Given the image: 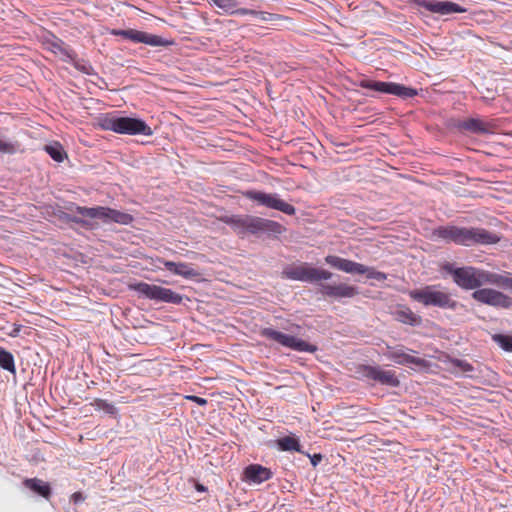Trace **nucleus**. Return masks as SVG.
I'll use <instances>...</instances> for the list:
<instances>
[{
  "mask_svg": "<svg viewBox=\"0 0 512 512\" xmlns=\"http://www.w3.org/2000/svg\"><path fill=\"white\" fill-rule=\"evenodd\" d=\"M44 151L56 162L61 163L67 158V153L59 142H53L44 146Z\"/></svg>",
  "mask_w": 512,
  "mask_h": 512,
  "instance_id": "obj_26",
  "label": "nucleus"
},
{
  "mask_svg": "<svg viewBox=\"0 0 512 512\" xmlns=\"http://www.w3.org/2000/svg\"><path fill=\"white\" fill-rule=\"evenodd\" d=\"M358 378L370 386L377 384L397 388L400 380L393 370H385L380 365L361 364L357 367Z\"/></svg>",
  "mask_w": 512,
  "mask_h": 512,
  "instance_id": "obj_7",
  "label": "nucleus"
},
{
  "mask_svg": "<svg viewBox=\"0 0 512 512\" xmlns=\"http://www.w3.org/2000/svg\"><path fill=\"white\" fill-rule=\"evenodd\" d=\"M24 486L34 492L35 494L48 499L51 494V486L48 482H45L38 478H27L24 480Z\"/></svg>",
  "mask_w": 512,
  "mask_h": 512,
  "instance_id": "obj_25",
  "label": "nucleus"
},
{
  "mask_svg": "<svg viewBox=\"0 0 512 512\" xmlns=\"http://www.w3.org/2000/svg\"><path fill=\"white\" fill-rule=\"evenodd\" d=\"M346 259L336 256V255H327L325 257V262L330 265L332 268L343 271L344 264Z\"/></svg>",
  "mask_w": 512,
  "mask_h": 512,
  "instance_id": "obj_36",
  "label": "nucleus"
},
{
  "mask_svg": "<svg viewBox=\"0 0 512 512\" xmlns=\"http://www.w3.org/2000/svg\"><path fill=\"white\" fill-rule=\"evenodd\" d=\"M97 124L102 130L117 134L152 136L153 130L147 123L136 117L119 116L117 112L100 114Z\"/></svg>",
  "mask_w": 512,
  "mask_h": 512,
  "instance_id": "obj_4",
  "label": "nucleus"
},
{
  "mask_svg": "<svg viewBox=\"0 0 512 512\" xmlns=\"http://www.w3.org/2000/svg\"><path fill=\"white\" fill-rule=\"evenodd\" d=\"M71 64L78 71H80L83 74H86V75H96L97 74L95 72L94 68L92 67V65L88 61H86L84 59H79L78 56H76L74 58V60L71 62Z\"/></svg>",
  "mask_w": 512,
  "mask_h": 512,
  "instance_id": "obj_31",
  "label": "nucleus"
},
{
  "mask_svg": "<svg viewBox=\"0 0 512 512\" xmlns=\"http://www.w3.org/2000/svg\"><path fill=\"white\" fill-rule=\"evenodd\" d=\"M235 12H236L235 15H251V16H254L264 22H271L278 18L277 14H273V13H269V12H265V11H257V10L248 9V8H239L238 7Z\"/></svg>",
  "mask_w": 512,
  "mask_h": 512,
  "instance_id": "obj_27",
  "label": "nucleus"
},
{
  "mask_svg": "<svg viewBox=\"0 0 512 512\" xmlns=\"http://www.w3.org/2000/svg\"><path fill=\"white\" fill-rule=\"evenodd\" d=\"M472 298L480 303L495 308L509 309L512 307V298L491 288H482L472 293Z\"/></svg>",
  "mask_w": 512,
  "mask_h": 512,
  "instance_id": "obj_15",
  "label": "nucleus"
},
{
  "mask_svg": "<svg viewBox=\"0 0 512 512\" xmlns=\"http://www.w3.org/2000/svg\"><path fill=\"white\" fill-rule=\"evenodd\" d=\"M195 489L198 491V492H205L207 491V488L206 486H204L203 484L197 482L196 485H195Z\"/></svg>",
  "mask_w": 512,
  "mask_h": 512,
  "instance_id": "obj_44",
  "label": "nucleus"
},
{
  "mask_svg": "<svg viewBox=\"0 0 512 512\" xmlns=\"http://www.w3.org/2000/svg\"><path fill=\"white\" fill-rule=\"evenodd\" d=\"M272 471L260 464H249L243 470L242 480L247 483L261 484L272 478Z\"/></svg>",
  "mask_w": 512,
  "mask_h": 512,
  "instance_id": "obj_18",
  "label": "nucleus"
},
{
  "mask_svg": "<svg viewBox=\"0 0 512 512\" xmlns=\"http://www.w3.org/2000/svg\"><path fill=\"white\" fill-rule=\"evenodd\" d=\"M493 340L496 342L504 351L512 352V335L507 334H495Z\"/></svg>",
  "mask_w": 512,
  "mask_h": 512,
  "instance_id": "obj_34",
  "label": "nucleus"
},
{
  "mask_svg": "<svg viewBox=\"0 0 512 512\" xmlns=\"http://www.w3.org/2000/svg\"><path fill=\"white\" fill-rule=\"evenodd\" d=\"M358 86L375 92L390 94L401 99L413 98L418 95V90L395 82H384L372 79H361Z\"/></svg>",
  "mask_w": 512,
  "mask_h": 512,
  "instance_id": "obj_11",
  "label": "nucleus"
},
{
  "mask_svg": "<svg viewBox=\"0 0 512 512\" xmlns=\"http://www.w3.org/2000/svg\"><path fill=\"white\" fill-rule=\"evenodd\" d=\"M305 456H307L310 459L311 465L313 467H317L321 461L323 460V455L321 453H315V454H309L308 452L303 453Z\"/></svg>",
  "mask_w": 512,
  "mask_h": 512,
  "instance_id": "obj_38",
  "label": "nucleus"
},
{
  "mask_svg": "<svg viewBox=\"0 0 512 512\" xmlns=\"http://www.w3.org/2000/svg\"><path fill=\"white\" fill-rule=\"evenodd\" d=\"M449 362L452 367L457 368L464 373H471L475 370L471 363L463 359L451 358Z\"/></svg>",
  "mask_w": 512,
  "mask_h": 512,
  "instance_id": "obj_35",
  "label": "nucleus"
},
{
  "mask_svg": "<svg viewBox=\"0 0 512 512\" xmlns=\"http://www.w3.org/2000/svg\"><path fill=\"white\" fill-rule=\"evenodd\" d=\"M487 284H495L512 290V278L497 273L488 272Z\"/></svg>",
  "mask_w": 512,
  "mask_h": 512,
  "instance_id": "obj_30",
  "label": "nucleus"
},
{
  "mask_svg": "<svg viewBox=\"0 0 512 512\" xmlns=\"http://www.w3.org/2000/svg\"><path fill=\"white\" fill-rule=\"evenodd\" d=\"M70 500L74 504H79V503H82L85 500V497L83 496V494L81 492H75V493H73L71 495Z\"/></svg>",
  "mask_w": 512,
  "mask_h": 512,
  "instance_id": "obj_40",
  "label": "nucleus"
},
{
  "mask_svg": "<svg viewBox=\"0 0 512 512\" xmlns=\"http://www.w3.org/2000/svg\"><path fill=\"white\" fill-rule=\"evenodd\" d=\"M286 330L292 332V333H298L301 329V326L298 324H292L289 328H285Z\"/></svg>",
  "mask_w": 512,
  "mask_h": 512,
  "instance_id": "obj_43",
  "label": "nucleus"
},
{
  "mask_svg": "<svg viewBox=\"0 0 512 512\" xmlns=\"http://www.w3.org/2000/svg\"><path fill=\"white\" fill-rule=\"evenodd\" d=\"M209 3L215 5L219 9L223 10L224 13L229 15H235L238 8L237 0H209Z\"/></svg>",
  "mask_w": 512,
  "mask_h": 512,
  "instance_id": "obj_29",
  "label": "nucleus"
},
{
  "mask_svg": "<svg viewBox=\"0 0 512 512\" xmlns=\"http://www.w3.org/2000/svg\"><path fill=\"white\" fill-rule=\"evenodd\" d=\"M110 34L120 36L133 43H142L153 47H168L174 45V40L159 35L150 34L136 29H112Z\"/></svg>",
  "mask_w": 512,
  "mask_h": 512,
  "instance_id": "obj_13",
  "label": "nucleus"
},
{
  "mask_svg": "<svg viewBox=\"0 0 512 512\" xmlns=\"http://www.w3.org/2000/svg\"><path fill=\"white\" fill-rule=\"evenodd\" d=\"M0 368L11 372L13 374L16 373L15 360L13 354L6 350L5 348L0 346Z\"/></svg>",
  "mask_w": 512,
  "mask_h": 512,
  "instance_id": "obj_28",
  "label": "nucleus"
},
{
  "mask_svg": "<svg viewBox=\"0 0 512 512\" xmlns=\"http://www.w3.org/2000/svg\"><path fill=\"white\" fill-rule=\"evenodd\" d=\"M64 45H65V43L62 40H60V39H57L55 42H53L51 44V46H52V48L54 49L55 52L56 51L58 52L59 48L61 49Z\"/></svg>",
  "mask_w": 512,
  "mask_h": 512,
  "instance_id": "obj_42",
  "label": "nucleus"
},
{
  "mask_svg": "<svg viewBox=\"0 0 512 512\" xmlns=\"http://www.w3.org/2000/svg\"><path fill=\"white\" fill-rule=\"evenodd\" d=\"M388 358L404 366L415 365L419 368H427L429 366V362L426 359L412 356L406 353L402 348L391 350Z\"/></svg>",
  "mask_w": 512,
  "mask_h": 512,
  "instance_id": "obj_21",
  "label": "nucleus"
},
{
  "mask_svg": "<svg viewBox=\"0 0 512 512\" xmlns=\"http://www.w3.org/2000/svg\"><path fill=\"white\" fill-rule=\"evenodd\" d=\"M64 58L63 60L71 63L77 56V53L66 44L58 51Z\"/></svg>",
  "mask_w": 512,
  "mask_h": 512,
  "instance_id": "obj_37",
  "label": "nucleus"
},
{
  "mask_svg": "<svg viewBox=\"0 0 512 512\" xmlns=\"http://www.w3.org/2000/svg\"><path fill=\"white\" fill-rule=\"evenodd\" d=\"M441 270L451 275L454 283L464 290H478L488 282V271L473 266L456 267L454 263L445 262Z\"/></svg>",
  "mask_w": 512,
  "mask_h": 512,
  "instance_id": "obj_5",
  "label": "nucleus"
},
{
  "mask_svg": "<svg viewBox=\"0 0 512 512\" xmlns=\"http://www.w3.org/2000/svg\"><path fill=\"white\" fill-rule=\"evenodd\" d=\"M186 398L188 400L196 403L199 406H206L207 403H208L207 399L199 397V396H196V395H190V396H187Z\"/></svg>",
  "mask_w": 512,
  "mask_h": 512,
  "instance_id": "obj_39",
  "label": "nucleus"
},
{
  "mask_svg": "<svg viewBox=\"0 0 512 512\" xmlns=\"http://www.w3.org/2000/svg\"><path fill=\"white\" fill-rule=\"evenodd\" d=\"M20 144L15 141L11 142L0 137V153L13 155L19 151Z\"/></svg>",
  "mask_w": 512,
  "mask_h": 512,
  "instance_id": "obj_32",
  "label": "nucleus"
},
{
  "mask_svg": "<svg viewBox=\"0 0 512 512\" xmlns=\"http://www.w3.org/2000/svg\"><path fill=\"white\" fill-rule=\"evenodd\" d=\"M130 289L137 292L140 296L155 301L157 303H168L174 305L182 304L184 296L172 289L149 284L147 282H137L130 286Z\"/></svg>",
  "mask_w": 512,
  "mask_h": 512,
  "instance_id": "obj_8",
  "label": "nucleus"
},
{
  "mask_svg": "<svg viewBox=\"0 0 512 512\" xmlns=\"http://www.w3.org/2000/svg\"><path fill=\"white\" fill-rule=\"evenodd\" d=\"M276 447L282 452H298L304 453L299 437L295 434L280 437L275 440Z\"/></svg>",
  "mask_w": 512,
  "mask_h": 512,
  "instance_id": "obj_24",
  "label": "nucleus"
},
{
  "mask_svg": "<svg viewBox=\"0 0 512 512\" xmlns=\"http://www.w3.org/2000/svg\"><path fill=\"white\" fill-rule=\"evenodd\" d=\"M319 292L329 298L342 299L353 298L359 294V289L356 286L348 285L345 283L328 284L320 283Z\"/></svg>",
  "mask_w": 512,
  "mask_h": 512,
  "instance_id": "obj_17",
  "label": "nucleus"
},
{
  "mask_svg": "<svg viewBox=\"0 0 512 512\" xmlns=\"http://www.w3.org/2000/svg\"><path fill=\"white\" fill-rule=\"evenodd\" d=\"M67 209L80 216L90 218L92 221L100 220L103 224L130 225L134 220V217L129 213L105 206L85 207L70 203Z\"/></svg>",
  "mask_w": 512,
  "mask_h": 512,
  "instance_id": "obj_6",
  "label": "nucleus"
},
{
  "mask_svg": "<svg viewBox=\"0 0 512 512\" xmlns=\"http://www.w3.org/2000/svg\"><path fill=\"white\" fill-rule=\"evenodd\" d=\"M394 318L396 321L410 325L412 327H418L422 324V317L414 313L408 306L400 305L394 312Z\"/></svg>",
  "mask_w": 512,
  "mask_h": 512,
  "instance_id": "obj_23",
  "label": "nucleus"
},
{
  "mask_svg": "<svg viewBox=\"0 0 512 512\" xmlns=\"http://www.w3.org/2000/svg\"><path fill=\"white\" fill-rule=\"evenodd\" d=\"M409 3L441 16L465 13L467 11L465 7L449 0H409Z\"/></svg>",
  "mask_w": 512,
  "mask_h": 512,
  "instance_id": "obj_14",
  "label": "nucleus"
},
{
  "mask_svg": "<svg viewBox=\"0 0 512 512\" xmlns=\"http://www.w3.org/2000/svg\"><path fill=\"white\" fill-rule=\"evenodd\" d=\"M159 262L166 270L174 275L181 276L185 279H195L200 276V273L191 267L190 264L185 262H173L165 259H159Z\"/></svg>",
  "mask_w": 512,
  "mask_h": 512,
  "instance_id": "obj_20",
  "label": "nucleus"
},
{
  "mask_svg": "<svg viewBox=\"0 0 512 512\" xmlns=\"http://www.w3.org/2000/svg\"><path fill=\"white\" fill-rule=\"evenodd\" d=\"M248 200L256 202L258 205L269 209L278 210L286 215L293 216L296 208L282 200L277 193H266L258 190H247L243 193Z\"/></svg>",
  "mask_w": 512,
  "mask_h": 512,
  "instance_id": "obj_12",
  "label": "nucleus"
},
{
  "mask_svg": "<svg viewBox=\"0 0 512 512\" xmlns=\"http://www.w3.org/2000/svg\"><path fill=\"white\" fill-rule=\"evenodd\" d=\"M92 405L96 410H102L109 415H115L117 413V408L113 404L100 398L94 399Z\"/></svg>",
  "mask_w": 512,
  "mask_h": 512,
  "instance_id": "obj_33",
  "label": "nucleus"
},
{
  "mask_svg": "<svg viewBox=\"0 0 512 512\" xmlns=\"http://www.w3.org/2000/svg\"><path fill=\"white\" fill-rule=\"evenodd\" d=\"M282 277L294 281L316 283L331 279L333 273L325 269L312 267L309 263H301L285 267L282 271Z\"/></svg>",
  "mask_w": 512,
  "mask_h": 512,
  "instance_id": "obj_10",
  "label": "nucleus"
},
{
  "mask_svg": "<svg viewBox=\"0 0 512 512\" xmlns=\"http://www.w3.org/2000/svg\"><path fill=\"white\" fill-rule=\"evenodd\" d=\"M408 296L414 302L429 308L455 311L461 304L456 301L448 289L441 284H430L409 290Z\"/></svg>",
  "mask_w": 512,
  "mask_h": 512,
  "instance_id": "obj_3",
  "label": "nucleus"
},
{
  "mask_svg": "<svg viewBox=\"0 0 512 512\" xmlns=\"http://www.w3.org/2000/svg\"><path fill=\"white\" fill-rule=\"evenodd\" d=\"M435 240H442L447 244L459 246H488L497 244L501 237L482 227H462L457 225L439 226L432 231Z\"/></svg>",
  "mask_w": 512,
  "mask_h": 512,
  "instance_id": "obj_1",
  "label": "nucleus"
},
{
  "mask_svg": "<svg viewBox=\"0 0 512 512\" xmlns=\"http://www.w3.org/2000/svg\"><path fill=\"white\" fill-rule=\"evenodd\" d=\"M54 215L57 217L59 221H62L64 223H74L86 230H94L97 229L99 226V224L96 221H92V219L90 218L83 216L79 217L77 215L67 213L60 209L55 211Z\"/></svg>",
  "mask_w": 512,
  "mask_h": 512,
  "instance_id": "obj_22",
  "label": "nucleus"
},
{
  "mask_svg": "<svg viewBox=\"0 0 512 512\" xmlns=\"http://www.w3.org/2000/svg\"><path fill=\"white\" fill-rule=\"evenodd\" d=\"M260 336L296 352L315 353L318 350V347L314 344L306 342L295 335L277 331L271 327L261 329Z\"/></svg>",
  "mask_w": 512,
  "mask_h": 512,
  "instance_id": "obj_9",
  "label": "nucleus"
},
{
  "mask_svg": "<svg viewBox=\"0 0 512 512\" xmlns=\"http://www.w3.org/2000/svg\"><path fill=\"white\" fill-rule=\"evenodd\" d=\"M22 326L14 324L12 330L8 333L11 337H17L21 331Z\"/></svg>",
  "mask_w": 512,
  "mask_h": 512,
  "instance_id": "obj_41",
  "label": "nucleus"
},
{
  "mask_svg": "<svg viewBox=\"0 0 512 512\" xmlns=\"http://www.w3.org/2000/svg\"><path fill=\"white\" fill-rule=\"evenodd\" d=\"M222 221L241 238L247 235L277 237L285 231L279 222L254 215L225 216Z\"/></svg>",
  "mask_w": 512,
  "mask_h": 512,
  "instance_id": "obj_2",
  "label": "nucleus"
},
{
  "mask_svg": "<svg viewBox=\"0 0 512 512\" xmlns=\"http://www.w3.org/2000/svg\"><path fill=\"white\" fill-rule=\"evenodd\" d=\"M451 126L462 134L486 135L493 133L494 130L493 124L485 122L479 117L456 119L452 121Z\"/></svg>",
  "mask_w": 512,
  "mask_h": 512,
  "instance_id": "obj_16",
  "label": "nucleus"
},
{
  "mask_svg": "<svg viewBox=\"0 0 512 512\" xmlns=\"http://www.w3.org/2000/svg\"><path fill=\"white\" fill-rule=\"evenodd\" d=\"M342 272L349 274H365L368 279L377 281H384L387 278L384 272L377 271L373 267H368L349 259H346Z\"/></svg>",
  "mask_w": 512,
  "mask_h": 512,
  "instance_id": "obj_19",
  "label": "nucleus"
}]
</instances>
